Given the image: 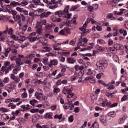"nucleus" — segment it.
Masks as SVG:
<instances>
[{"label":"nucleus","mask_w":128,"mask_h":128,"mask_svg":"<svg viewBox=\"0 0 128 128\" xmlns=\"http://www.w3.org/2000/svg\"><path fill=\"white\" fill-rule=\"evenodd\" d=\"M20 98H10V99H8L6 100V102H20Z\"/></svg>","instance_id":"obj_6"},{"label":"nucleus","mask_w":128,"mask_h":128,"mask_svg":"<svg viewBox=\"0 0 128 128\" xmlns=\"http://www.w3.org/2000/svg\"><path fill=\"white\" fill-rule=\"evenodd\" d=\"M60 88H58V86H54L53 92H54L55 94H58V92H60Z\"/></svg>","instance_id":"obj_20"},{"label":"nucleus","mask_w":128,"mask_h":128,"mask_svg":"<svg viewBox=\"0 0 128 128\" xmlns=\"http://www.w3.org/2000/svg\"><path fill=\"white\" fill-rule=\"evenodd\" d=\"M32 2L36 6H40V0H33Z\"/></svg>","instance_id":"obj_34"},{"label":"nucleus","mask_w":128,"mask_h":128,"mask_svg":"<svg viewBox=\"0 0 128 128\" xmlns=\"http://www.w3.org/2000/svg\"><path fill=\"white\" fill-rule=\"evenodd\" d=\"M37 40L40 41V42H42L44 46H48V41H46L44 37L42 36H37Z\"/></svg>","instance_id":"obj_5"},{"label":"nucleus","mask_w":128,"mask_h":128,"mask_svg":"<svg viewBox=\"0 0 128 128\" xmlns=\"http://www.w3.org/2000/svg\"><path fill=\"white\" fill-rule=\"evenodd\" d=\"M96 30H98V32H102V26L97 25L96 26Z\"/></svg>","instance_id":"obj_53"},{"label":"nucleus","mask_w":128,"mask_h":128,"mask_svg":"<svg viewBox=\"0 0 128 128\" xmlns=\"http://www.w3.org/2000/svg\"><path fill=\"white\" fill-rule=\"evenodd\" d=\"M6 10H8V12H10L12 10V7H10V6L7 5L6 6Z\"/></svg>","instance_id":"obj_49"},{"label":"nucleus","mask_w":128,"mask_h":128,"mask_svg":"<svg viewBox=\"0 0 128 128\" xmlns=\"http://www.w3.org/2000/svg\"><path fill=\"white\" fill-rule=\"evenodd\" d=\"M42 94L41 93H38V92H36L34 94V96H36V98L38 100L42 98Z\"/></svg>","instance_id":"obj_15"},{"label":"nucleus","mask_w":128,"mask_h":128,"mask_svg":"<svg viewBox=\"0 0 128 128\" xmlns=\"http://www.w3.org/2000/svg\"><path fill=\"white\" fill-rule=\"evenodd\" d=\"M98 82H99V84H103L104 86H108V84H105L104 82V80H98Z\"/></svg>","instance_id":"obj_43"},{"label":"nucleus","mask_w":128,"mask_h":128,"mask_svg":"<svg viewBox=\"0 0 128 128\" xmlns=\"http://www.w3.org/2000/svg\"><path fill=\"white\" fill-rule=\"evenodd\" d=\"M92 100H96V90L94 92H93L90 96Z\"/></svg>","instance_id":"obj_28"},{"label":"nucleus","mask_w":128,"mask_h":128,"mask_svg":"<svg viewBox=\"0 0 128 128\" xmlns=\"http://www.w3.org/2000/svg\"><path fill=\"white\" fill-rule=\"evenodd\" d=\"M20 6H26L28 4V0H22V1L20 3Z\"/></svg>","instance_id":"obj_21"},{"label":"nucleus","mask_w":128,"mask_h":128,"mask_svg":"<svg viewBox=\"0 0 128 128\" xmlns=\"http://www.w3.org/2000/svg\"><path fill=\"white\" fill-rule=\"evenodd\" d=\"M51 64H58V60L56 59L51 60L50 62Z\"/></svg>","instance_id":"obj_39"},{"label":"nucleus","mask_w":128,"mask_h":128,"mask_svg":"<svg viewBox=\"0 0 128 128\" xmlns=\"http://www.w3.org/2000/svg\"><path fill=\"white\" fill-rule=\"evenodd\" d=\"M97 50H100V52H104V50L105 48H102V46H98V48H97Z\"/></svg>","instance_id":"obj_59"},{"label":"nucleus","mask_w":128,"mask_h":128,"mask_svg":"<svg viewBox=\"0 0 128 128\" xmlns=\"http://www.w3.org/2000/svg\"><path fill=\"white\" fill-rule=\"evenodd\" d=\"M70 9V6H66L63 12H64V14H68V10Z\"/></svg>","instance_id":"obj_30"},{"label":"nucleus","mask_w":128,"mask_h":128,"mask_svg":"<svg viewBox=\"0 0 128 128\" xmlns=\"http://www.w3.org/2000/svg\"><path fill=\"white\" fill-rule=\"evenodd\" d=\"M21 96L22 98H26V97L28 96V93H26V92H24L21 95Z\"/></svg>","instance_id":"obj_32"},{"label":"nucleus","mask_w":128,"mask_h":128,"mask_svg":"<svg viewBox=\"0 0 128 128\" xmlns=\"http://www.w3.org/2000/svg\"><path fill=\"white\" fill-rule=\"evenodd\" d=\"M108 116H110L111 118H114V116H116V112H110L108 114Z\"/></svg>","instance_id":"obj_29"},{"label":"nucleus","mask_w":128,"mask_h":128,"mask_svg":"<svg viewBox=\"0 0 128 128\" xmlns=\"http://www.w3.org/2000/svg\"><path fill=\"white\" fill-rule=\"evenodd\" d=\"M88 72H86V74L88 76H92V74H96V71L92 70L90 68L88 69Z\"/></svg>","instance_id":"obj_13"},{"label":"nucleus","mask_w":128,"mask_h":128,"mask_svg":"<svg viewBox=\"0 0 128 128\" xmlns=\"http://www.w3.org/2000/svg\"><path fill=\"white\" fill-rule=\"evenodd\" d=\"M42 62L44 64H47L48 62V58H44L42 60Z\"/></svg>","instance_id":"obj_40"},{"label":"nucleus","mask_w":128,"mask_h":128,"mask_svg":"<svg viewBox=\"0 0 128 128\" xmlns=\"http://www.w3.org/2000/svg\"><path fill=\"white\" fill-rule=\"evenodd\" d=\"M3 82L4 84H8L10 82V78L8 77L5 78L3 80Z\"/></svg>","instance_id":"obj_38"},{"label":"nucleus","mask_w":128,"mask_h":128,"mask_svg":"<svg viewBox=\"0 0 128 128\" xmlns=\"http://www.w3.org/2000/svg\"><path fill=\"white\" fill-rule=\"evenodd\" d=\"M0 111L2 112H8V110L6 108L2 107L0 108Z\"/></svg>","instance_id":"obj_31"},{"label":"nucleus","mask_w":128,"mask_h":128,"mask_svg":"<svg viewBox=\"0 0 128 128\" xmlns=\"http://www.w3.org/2000/svg\"><path fill=\"white\" fill-rule=\"evenodd\" d=\"M52 13L50 12H44L40 15V18H48Z\"/></svg>","instance_id":"obj_9"},{"label":"nucleus","mask_w":128,"mask_h":128,"mask_svg":"<svg viewBox=\"0 0 128 128\" xmlns=\"http://www.w3.org/2000/svg\"><path fill=\"white\" fill-rule=\"evenodd\" d=\"M45 118H52V113L47 112L44 115Z\"/></svg>","instance_id":"obj_16"},{"label":"nucleus","mask_w":128,"mask_h":128,"mask_svg":"<svg viewBox=\"0 0 128 128\" xmlns=\"http://www.w3.org/2000/svg\"><path fill=\"white\" fill-rule=\"evenodd\" d=\"M14 42L12 40H7V44H8L10 48H14L15 46L14 44Z\"/></svg>","instance_id":"obj_8"},{"label":"nucleus","mask_w":128,"mask_h":128,"mask_svg":"<svg viewBox=\"0 0 128 128\" xmlns=\"http://www.w3.org/2000/svg\"><path fill=\"white\" fill-rule=\"evenodd\" d=\"M62 69L61 70V72L64 73L66 70V65H62Z\"/></svg>","instance_id":"obj_37"},{"label":"nucleus","mask_w":128,"mask_h":128,"mask_svg":"<svg viewBox=\"0 0 128 128\" xmlns=\"http://www.w3.org/2000/svg\"><path fill=\"white\" fill-rule=\"evenodd\" d=\"M56 16H58L59 18H62L64 14V13L62 12V10L58 11L55 12Z\"/></svg>","instance_id":"obj_17"},{"label":"nucleus","mask_w":128,"mask_h":128,"mask_svg":"<svg viewBox=\"0 0 128 128\" xmlns=\"http://www.w3.org/2000/svg\"><path fill=\"white\" fill-rule=\"evenodd\" d=\"M38 122V120L36 119V116H34L32 118V122L33 124H36V122Z\"/></svg>","instance_id":"obj_47"},{"label":"nucleus","mask_w":128,"mask_h":128,"mask_svg":"<svg viewBox=\"0 0 128 128\" xmlns=\"http://www.w3.org/2000/svg\"><path fill=\"white\" fill-rule=\"evenodd\" d=\"M72 86L71 85H70L64 87L62 92L64 94H68L67 96L68 98H70L74 96V93L72 92Z\"/></svg>","instance_id":"obj_1"},{"label":"nucleus","mask_w":128,"mask_h":128,"mask_svg":"<svg viewBox=\"0 0 128 128\" xmlns=\"http://www.w3.org/2000/svg\"><path fill=\"white\" fill-rule=\"evenodd\" d=\"M128 118V116L126 115H124L122 117H121L118 120L119 124H124V120H126Z\"/></svg>","instance_id":"obj_7"},{"label":"nucleus","mask_w":128,"mask_h":128,"mask_svg":"<svg viewBox=\"0 0 128 128\" xmlns=\"http://www.w3.org/2000/svg\"><path fill=\"white\" fill-rule=\"evenodd\" d=\"M28 16H31L32 18H36V15H34V13L32 12H29Z\"/></svg>","instance_id":"obj_50"},{"label":"nucleus","mask_w":128,"mask_h":128,"mask_svg":"<svg viewBox=\"0 0 128 128\" xmlns=\"http://www.w3.org/2000/svg\"><path fill=\"white\" fill-rule=\"evenodd\" d=\"M47 6L50 10H56V8H58V2H56V0H51L47 4Z\"/></svg>","instance_id":"obj_3"},{"label":"nucleus","mask_w":128,"mask_h":128,"mask_svg":"<svg viewBox=\"0 0 128 128\" xmlns=\"http://www.w3.org/2000/svg\"><path fill=\"white\" fill-rule=\"evenodd\" d=\"M70 10L71 12H78V7L74 6H72L70 9Z\"/></svg>","instance_id":"obj_35"},{"label":"nucleus","mask_w":128,"mask_h":128,"mask_svg":"<svg viewBox=\"0 0 128 128\" xmlns=\"http://www.w3.org/2000/svg\"><path fill=\"white\" fill-rule=\"evenodd\" d=\"M87 22H90L91 24H94L96 23V20L92 18L88 19Z\"/></svg>","instance_id":"obj_51"},{"label":"nucleus","mask_w":128,"mask_h":128,"mask_svg":"<svg viewBox=\"0 0 128 128\" xmlns=\"http://www.w3.org/2000/svg\"><path fill=\"white\" fill-rule=\"evenodd\" d=\"M67 62L68 64H74L76 62V60L73 58H67Z\"/></svg>","instance_id":"obj_19"},{"label":"nucleus","mask_w":128,"mask_h":128,"mask_svg":"<svg viewBox=\"0 0 128 128\" xmlns=\"http://www.w3.org/2000/svg\"><path fill=\"white\" fill-rule=\"evenodd\" d=\"M1 118L2 120H9L10 117H8V115L4 114L1 116Z\"/></svg>","instance_id":"obj_22"},{"label":"nucleus","mask_w":128,"mask_h":128,"mask_svg":"<svg viewBox=\"0 0 128 128\" xmlns=\"http://www.w3.org/2000/svg\"><path fill=\"white\" fill-rule=\"evenodd\" d=\"M62 118V114H60V115L56 114L54 116V118H58V120H60Z\"/></svg>","instance_id":"obj_42"},{"label":"nucleus","mask_w":128,"mask_h":128,"mask_svg":"<svg viewBox=\"0 0 128 128\" xmlns=\"http://www.w3.org/2000/svg\"><path fill=\"white\" fill-rule=\"evenodd\" d=\"M52 28V24H47L46 26V28L48 30H50Z\"/></svg>","instance_id":"obj_41"},{"label":"nucleus","mask_w":128,"mask_h":128,"mask_svg":"<svg viewBox=\"0 0 128 128\" xmlns=\"http://www.w3.org/2000/svg\"><path fill=\"white\" fill-rule=\"evenodd\" d=\"M42 24L40 22H37V25L35 27V29L36 30V32L38 34H40L42 30Z\"/></svg>","instance_id":"obj_4"},{"label":"nucleus","mask_w":128,"mask_h":128,"mask_svg":"<svg viewBox=\"0 0 128 128\" xmlns=\"http://www.w3.org/2000/svg\"><path fill=\"white\" fill-rule=\"evenodd\" d=\"M124 10H126L124 9H120V12H118L116 11L114 12V14H117V16H120L124 14Z\"/></svg>","instance_id":"obj_23"},{"label":"nucleus","mask_w":128,"mask_h":128,"mask_svg":"<svg viewBox=\"0 0 128 128\" xmlns=\"http://www.w3.org/2000/svg\"><path fill=\"white\" fill-rule=\"evenodd\" d=\"M6 66L9 68L8 70H12L13 68V74H17L18 72L20 70V64H11L10 66L7 64L6 65Z\"/></svg>","instance_id":"obj_2"},{"label":"nucleus","mask_w":128,"mask_h":128,"mask_svg":"<svg viewBox=\"0 0 128 128\" xmlns=\"http://www.w3.org/2000/svg\"><path fill=\"white\" fill-rule=\"evenodd\" d=\"M30 112H32V114H34L36 112H38V108H34V109H32L30 110Z\"/></svg>","instance_id":"obj_56"},{"label":"nucleus","mask_w":128,"mask_h":128,"mask_svg":"<svg viewBox=\"0 0 128 128\" xmlns=\"http://www.w3.org/2000/svg\"><path fill=\"white\" fill-rule=\"evenodd\" d=\"M10 38H13V40H18V38L14 34L11 35Z\"/></svg>","instance_id":"obj_52"},{"label":"nucleus","mask_w":128,"mask_h":128,"mask_svg":"<svg viewBox=\"0 0 128 128\" xmlns=\"http://www.w3.org/2000/svg\"><path fill=\"white\" fill-rule=\"evenodd\" d=\"M108 102V100L106 99H105L104 101H102V106H106V102Z\"/></svg>","instance_id":"obj_61"},{"label":"nucleus","mask_w":128,"mask_h":128,"mask_svg":"<svg viewBox=\"0 0 128 128\" xmlns=\"http://www.w3.org/2000/svg\"><path fill=\"white\" fill-rule=\"evenodd\" d=\"M16 10H18V12H24V8H23L17 7L16 8Z\"/></svg>","instance_id":"obj_57"},{"label":"nucleus","mask_w":128,"mask_h":128,"mask_svg":"<svg viewBox=\"0 0 128 128\" xmlns=\"http://www.w3.org/2000/svg\"><path fill=\"white\" fill-rule=\"evenodd\" d=\"M100 120L102 124H104V126H106V119H104V116H101L100 118Z\"/></svg>","instance_id":"obj_14"},{"label":"nucleus","mask_w":128,"mask_h":128,"mask_svg":"<svg viewBox=\"0 0 128 128\" xmlns=\"http://www.w3.org/2000/svg\"><path fill=\"white\" fill-rule=\"evenodd\" d=\"M20 106L23 109V112H26V110H30V107L24 105H22Z\"/></svg>","instance_id":"obj_27"},{"label":"nucleus","mask_w":128,"mask_h":128,"mask_svg":"<svg viewBox=\"0 0 128 128\" xmlns=\"http://www.w3.org/2000/svg\"><path fill=\"white\" fill-rule=\"evenodd\" d=\"M10 50H12L10 49V48H8V49H6L4 52V54L5 56H8V54L10 53Z\"/></svg>","instance_id":"obj_36"},{"label":"nucleus","mask_w":128,"mask_h":128,"mask_svg":"<svg viewBox=\"0 0 128 128\" xmlns=\"http://www.w3.org/2000/svg\"><path fill=\"white\" fill-rule=\"evenodd\" d=\"M97 64H108V60H101L99 62H98Z\"/></svg>","instance_id":"obj_26"},{"label":"nucleus","mask_w":128,"mask_h":128,"mask_svg":"<svg viewBox=\"0 0 128 128\" xmlns=\"http://www.w3.org/2000/svg\"><path fill=\"white\" fill-rule=\"evenodd\" d=\"M48 98V94H45V95L42 97V100H46Z\"/></svg>","instance_id":"obj_54"},{"label":"nucleus","mask_w":128,"mask_h":128,"mask_svg":"<svg viewBox=\"0 0 128 128\" xmlns=\"http://www.w3.org/2000/svg\"><path fill=\"white\" fill-rule=\"evenodd\" d=\"M128 96L124 95L122 97L121 100H122V102H124V101L126 100H128Z\"/></svg>","instance_id":"obj_44"},{"label":"nucleus","mask_w":128,"mask_h":128,"mask_svg":"<svg viewBox=\"0 0 128 128\" xmlns=\"http://www.w3.org/2000/svg\"><path fill=\"white\" fill-rule=\"evenodd\" d=\"M29 41L30 42H36V39L38 40V36L36 37H33V36H28Z\"/></svg>","instance_id":"obj_24"},{"label":"nucleus","mask_w":128,"mask_h":128,"mask_svg":"<svg viewBox=\"0 0 128 128\" xmlns=\"http://www.w3.org/2000/svg\"><path fill=\"white\" fill-rule=\"evenodd\" d=\"M62 76H64V73H59L56 75V78L57 80H58V78H62Z\"/></svg>","instance_id":"obj_33"},{"label":"nucleus","mask_w":128,"mask_h":128,"mask_svg":"<svg viewBox=\"0 0 128 128\" xmlns=\"http://www.w3.org/2000/svg\"><path fill=\"white\" fill-rule=\"evenodd\" d=\"M86 28H88V22H86L82 28H79V30H80L81 32H86Z\"/></svg>","instance_id":"obj_18"},{"label":"nucleus","mask_w":128,"mask_h":128,"mask_svg":"<svg viewBox=\"0 0 128 128\" xmlns=\"http://www.w3.org/2000/svg\"><path fill=\"white\" fill-rule=\"evenodd\" d=\"M13 18L15 20V22H21L22 20V18L20 14H16V16H13Z\"/></svg>","instance_id":"obj_12"},{"label":"nucleus","mask_w":128,"mask_h":128,"mask_svg":"<svg viewBox=\"0 0 128 128\" xmlns=\"http://www.w3.org/2000/svg\"><path fill=\"white\" fill-rule=\"evenodd\" d=\"M26 28H28V25L24 24L22 28V30H24V32H26Z\"/></svg>","instance_id":"obj_64"},{"label":"nucleus","mask_w":128,"mask_h":128,"mask_svg":"<svg viewBox=\"0 0 128 128\" xmlns=\"http://www.w3.org/2000/svg\"><path fill=\"white\" fill-rule=\"evenodd\" d=\"M36 54H29L26 56V58L27 60H28V58H30V60H32V58H34Z\"/></svg>","instance_id":"obj_25"},{"label":"nucleus","mask_w":128,"mask_h":128,"mask_svg":"<svg viewBox=\"0 0 128 128\" xmlns=\"http://www.w3.org/2000/svg\"><path fill=\"white\" fill-rule=\"evenodd\" d=\"M59 60L61 62H66V58L64 56H60Z\"/></svg>","instance_id":"obj_48"},{"label":"nucleus","mask_w":128,"mask_h":128,"mask_svg":"<svg viewBox=\"0 0 128 128\" xmlns=\"http://www.w3.org/2000/svg\"><path fill=\"white\" fill-rule=\"evenodd\" d=\"M8 88L9 90H12L16 88V84L14 82H11L8 85Z\"/></svg>","instance_id":"obj_11"},{"label":"nucleus","mask_w":128,"mask_h":128,"mask_svg":"<svg viewBox=\"0 0 128 128\" xmlns=\"http://www.w3.org/2000/svg\"><path fill=\"white\" fill-rule=\"evenodd\" d=\"M64 108L65 110H68V108H70V104H64Z\"/></svg>","instance_id":"obj_62"},{"label":"nucleus","mask_w":128,"mask_h":128,"mask_svg":"<svg viewBox=\"0 0 128 128\" xmlns=\"http://www.w3.org/2000/svg\"><path fill=\"white\" fill-rule=\"evenodd\" d=\"M8 106L9 108H12V109H14V108H16V105H14V104H12V103H10V104H8Z\"/></svg>","instance_id":"obj_46"},{"label":"nucleus","mask_w":128,"mask_h":128,"mask_svg":"<svg viewBox=\"0 0 128 128\" xmlns=\"http://www.w3.org/2000/svg\"><path fill=\"white\" fill-rule=\"evenodd\" d=\"M89 32H90V29H86V31L82 32V34H88Z\"/></svg>","instance_id":"obj_60"},{"label":"nucleus","mask_w":128,"mask_h":128,"mask_svg":"<svg viewBox=\"0 0 128 128\" xmlns=\"http://www.w3.org/2000/svg\"><path fill=\"white\" fill-rule=\"evenodd\" d=\"M88 12H94V7L92 6H90L88 7Z\"/></svg>","instance_id":"obj_45"},{"label":"nucleus","mask_w":128,"mask_h":128,"mask_svg":"<svg viewBox=\"0 0 128 128\" xmlns=\"http://www.w3.org/2000/svg\"><path fill=\"white\" fill-rule=\"evenodd\" d=\"M10 4L14 8H16L18 6H20V3L16 1H12L10 2Z\"/></svg>","instance_id":"obj_10"},{"label":"nucleus","mask_w":128,"mask_h":128,"mask_svg":"<svg viewBox=\"0 0 128 128\" xmlns=\"http://www.w3.org/2000/svg\"><path fill=\"white\" fill-rule=\"evenodd\" d=\"M64 30L67 32V34H70V30L68 27L64 28Z\"/></svg>","instance_id":"obj_63"},{"label":"nucleus","mask_w":128,"mask_h":128,"mask_svg":"<svg viewBox=\"0 0 128 128\" xmlns=\"http://www.w3.org/2000/svg\"><path fill=\"white\" fill-rule=\"evenodd\" d=\"M90 45L91 46H90L88 48H86V50H92V48H94V43H91L90 44Z\"/></svg>","instance_id":"obj_55"},{"label":"nucleus","mask_w":128,"mask_h":128,"mask_svg":"<svg viewBox=\"0 0 128 128\" xmlns=\"http://www.w3.org/2000/svg\"><path fill=\"white\" fill-rule=\"evenodd\" d=\"M40 22L44 24V26H46V20H40Z\"/></svg>","instance_id":"obj_58"}]
</instances>
